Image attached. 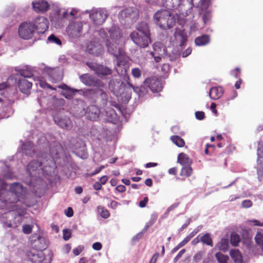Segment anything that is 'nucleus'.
Wrapping results in <instances>:
<instances>
[{
    "instance_id": "obj_1",
    "label": "nucleus",
    "mask_w": 263,
    "mask_h": 263,
    "mask_svg": "<svg viewBox=\"0 0 263 263\" xmlns=\"http://www.w3.org/2000/svg\"><path fill=\"white\" fill-rule=\"evenodd\" d=\"M62 151L61 144L58 142H54L50 145V155L46 153H42L39 156L37 160H33L29 163L27 171L30 177V183H32L42 174L51 175L54 173L55 168L54 159Z\"/></svg>"
},
{
    "instance_id": "obj_2",
    "label": "nucleus",
    "mask_w": 263,
    "mask_h": 263,
    "mask_svg": "<svg viewBox=\"0 0 263 263\" xmlns=\"http://www.w3.org/2000/svg\"><path fill=\"white\" fill-rule=\"evenodd\" d=\"M99 34L105 40L108 52L116 58L117 64L115 68L117 72L118 73H125L128 68V59L122 48V42H119V43L111 42L108 39L107 31L104 29H100Z\"/></svg>"
},
{
    "instance_id": "obj_3",
    "label": "nucleus",
    "mask_w": 263,
    "mask_h": 263,
    "mask_svg": "<svg viewBox=\"0 0 263 263\" xmlns=\"http://www.w3.org/2000/svg\"><path fill=\"white\" fill-rule=\"evenodd\" d=\"M0 185L2 189L3 193H4L10 204L13 206H15V203L18 201L20 199L24 197L26 192V190L23 185L19 183L14 182L10 185L9 191L6 190L7 185L6 184L3 180L0 179Z\"/></svg>"
},
{
    "instance_id": "obj_4",
    "label": "nucleus",
    "mask_w": 263,
    "mask_h": 263,
    "mask_svg": "<svg viewBox=\"0 0 263 263\" xmlns=\"http://www.w3.org/2000/svg\"><path fill=\"white\" fill-rule=\"evenodd\" d=\"M154 17L155 23L163 29H170L175 24L174 15L167 10L158 11Z\"/></svg>"
},
{
    "instance_id": "obj_5",
    "label": "nucleus",
    "mask_w": 263,
    "mask_h": 263,
    "mask_svg": "<svg viewBox=\"0 0 263 263\" xmlns=\"http://www.w3.org/2000/svg\"><path fill=\"white\" fill-rule=\"evenodd\" d=\"M14 206H13L12 209H12V211L4 213L0 218V220L4 228H14L22 222V216L13 211Z\"/></svg>"
},
{
    "instance_id": "obj_6",
    "label": "nucleus",
    "mask_w": 263,
    "mask_h": 263,
    "mask_svg": "<svg viewBox=\"0 0 263 263\" xmlns=\"http://www.w3.org/2000/svg\"><path fill=\"white\" fill-rule=\"evenodd\" d=\"M122 76L123 80L127 83V85L122 82L120 84V87L123 89L122 92H120V95L123 98L127 101H129L131 98L132 90H133L136 93L141 95V88L138 87H135L132 83H130V78L127 73V71L125 73H118Z\"/></svg>"
},
{
    "instance_id": "obj_7",
    "label": "nucleus",
    "mask_w": 263,
    "mask_h": 263,
    "mask_svg": "<svg viewBox=\"0 0 263 263\" xmlns=\"http://www.w3.org/2000/svg\"><path fill=\"white\" fill-rule=\"evenodd\" d=\"M130 37L132 41L141 48L147 47L151 42V35H143L135 31L130 33Z\"/></svg>"
},
{
    "instance_id": "obj_8",
    "label": "nucleus",
    "mask_w": 263,
    "mask_h": 263,
    "mask_svg": "<svg viewBox=\"0 0 263 263\" xmlns=\"http://www.w3.org/2000/svg\"><path fill=\"white\" fill-rule=\"evenodd\" d=\"M34 31V27L30 22H24L22 23L18 28L20 36L25 40L31 38Z\"/></svg>"
},
{
    "instance_id": "obj_9",
    "label": "nucleus",
    "mask_w": 263,
    "mask_h": 263,
    "mask_svg": "<svg viewBox=\"0 0 263 263\" xmlns=\"http://www.w3.org/2000/svg\"><path fill=\"white\" fill-rule=\"evenodd\" d=\"M90 18L96 25H101L105 21L107 16V11L105 9L93 10L89 14Z\"/></svg>"
},
{
    "instance_id": "obj_10",
    "label": "nucleus",
    "mask_w": 263,
    "mask_h": 263,
    "mask_svg": "<svg viewBox=\"0 0 263 263\" xmlns=\"http://www.w3.org/2000/svg\"><path fill=\"white\" fill-rule=\"evenodd\" d=\"M82 24L80 22H71L67 29L68 35L73 39L80 36L82 33Z\"/></svg>"
},
{
    "instance_id": "obj_11",
    "label": "nucleus",
    "mask_w": 263,
    "mask_h": 263,
    "mask_svg": "<svg viewBox=\"0 0 263 263\" xmlns=\"http://www.w3.org/2000/svg\"><path fill=\"white\" fill-rule=\"evenodd\" d=\"M144 85L153 92L160 91L163 88L162 82L156 77H152L146 79L144 82Z\"/></svg>"
},
{
    "instance_id": "obj_12",
    "label": "nucleus",
    "mask_w": 263,
    "mask_h": 263,
    "mask_svg": "<svg viewBox=\"0 0 263 263\" xmlns=\"http://www.w3.org/2000/svg\"><path fill=\"white\" fill-rule=\"evenodd\" d=\"M39 33H44L48 28V20L43 16H40L36 18L32 23Z\"/></svg>"
},
{
    "instance_id": "obj_13",
    "label": "nucleus",
    "mask_w": 263,
    "mask_h": 263,
    "mask_svg": "<svg viewBox=\"0 0 263 263\" xmlns=\"http://www.w3.org/2000/svg\"><path fill=\"white\" fill-rule=\"evenodd\" d=\"M107 33H108L109 37L112 42L117 43H119V42H122V30L118 26L115 25L111 26L107 29Z\"/></svg>"
},
{
    "instance_id": "obj_14",
    "label": "nucleus",
    "mask_w": 263,
    "mask_h": 263,
    "mask_svg": "<svg viewBox=\"0 0 263 263\" xmlns=\"http://www.w3.org/2000/svg\"><path fill=\"white\" fill-rule=\"evenodd\" d=\"M257 155L258 157L257 159L256 169L258 179L259 181H261L263 176V147L262 146L258 147Z\"/></svg>"
},
{
    "instance_id": "obj_15",
    "label": "nucleus",
    "mask_w": 263,
    "mask_h": 263,
    "mask_svg": "<svg viewBox=\"0 0 263 263\" xmlns=\"http://www.w3.org/2000/svg\"><path fill=\"white\" fill-rule=\"evenodd\" d=\"M87 65L99 76H107L111 74L112 73V70L106 66L97 65L95 63H89Z\"/></svg>"
},
{
    "instance_id": "obj_16",
    "label": "nucleus",
    "mask_w": 263,
    "mask_h": 263,
    "mask_svg": "<svg viewBox=\"0 0 263 263\" xmlns=\"http://www.w3.org/2000/svg\"><path fill=\"white\" fill-rule=\"evenodd\" d=\"M101 116L107 122L116 123L118 121V115L111 107H106L104 112L101 114Z\"/></svg>"
},
{
    "instance_id": "obj_17",
    "label": "nucleus",
    "mask_w": 263,
    "mask_h": 263,
    "mask_svg": "<svg viewBox=\"0 0 263 263\" xmlns=\"http://www.w3.org/2000/svg\"><path fill=\"white\" fill-rule=\"evenodd\" d=\"M101 115L99 108L96 105L88 106L85 112V115L87 118L91 120H96Z\"/></svg>"
},
{
    "instance_id": "obj_18",
    "label": "nucleus",
    "mask_w": 263,
    "mask_h": 263,
    "mask_svg": "<svg viewBox=\"0 0 263 263\" xmlns=\"http://www.w3.org/2000/svg\"><path fill=\"white\" fill-rule=\"evenodd\" d=\"M88 52L92 54L98 56L103 51V47L97 42H90L87 46Z\"/></svg>"
},
{
    "instance_id": "obj_19",
    "label": "nucleus",
    "mask_w": 263,
    "mask_h": 263,
    "mask_svg": "<svg viewBox=\"0 0 263 263\" xmlns=\"http://www.w3.org/2000/svg\"><path fill=\"white\" fill-rule=\"evenodd\" d=\"M32 5L33 9L37 12H45L49 8L48 3L44 0L32 2Z\"/></svg>"
},
{
    "instance_id": "obj_20",
    "label": "nucleus",
    "mask_w": 263,
    "mask_h": 263,
    "mask_svg": "<svg viewBox=\"0 0 263 263\" xmlns=\"http://www.w3.org/2000/svg\"><path fill=\"white\" fill-rule=\"evenodd\" d=\"M80 79L83 83L89 86H97L99 83V82L97 80L88 74L82 75L80 77Z\"/></svg>"
},
{
    "instance_id": "obj_21",
    "label": "nucleus",
    "mask_w": 263,
    "mask_h": 263,
    "mask_svg": "<svg viewBox=\"0 0 263 263\" xmlns=\"http://www.w3.org/2000/svg\"><path fill=\"white\" fill-rule=\"evenodd\" d=\"M55 122L61 127L69 129L72 126V122L69 118H57L54 119Z\"/></svg>"
},
{
    "instance_id": "obj_22",
    "label": "nucleus",
    "mask_w": 263,
    "mask_h": 263,
    "mask_svg": "<svg viewBox=\"0 0 263 263\" xmlns=\"http://www.w3.org/2000/svg\"><path fill=\"white\" fill-rule=\"evenodd\" d=\"M32 83L26 80L25 78L19 81L18 87L21 92L27 93L32 87Z\"/></svg>"
},
{
    "instance_id": "obj_23",
    "label": "nucleus",
    "mask_w": 263,
    "mask_h": 263,
    "mask_svg": "<svg viewBox=\"0 0 263 263\" xmlns=\"http://www.w3.org/2000/svg\"><path fill=\"white\" fill-rule=\"evenodd\" d=\"M174 36L176 40L180 43V46H183L186 41V34L183 30L177 29Z\"/></svg>"
},
{
    "instance_id": "obj_24",
    "label": "nucleus",
    "mask_w": 263,
    "mask_h": 263,
    "mask_svg": "<svg viewBox=\"0 0 263 263\" xmlns=\"http://www.w3.org/2000/svg\"><path fill=\"white\" fill-rule=\"evenodd\" d=\"M223 93V88L221 87H212L209 91V96L213 100L220 98Z\"/></svg>"
},
{
    "instance_id": "obj_25",
    "label": "nucleus",
    "mask_w": 263,
    "mask_h": 263,
    "mask_svg": "<svg viewBox=\"0 0 263 263\" xmlns=\"http://www.w3.org/2000/svg\"><path fill=\"white\" fill-rule=\"evenodd\" d=\"M121 14V15H125L126 17L136 19L138 16V12L135 8H129L122 11Z\"/></svg>"
},
{
    "instance_id": "obj_26",
    "label": "nucleus",
    "mask_w": 263,
    "mask_h": 263,
    "mask_svg": "<svg viewBox=\"0 0 263 263\" xmlns=\"http://www.w3.org/2000/svg\"><path fill=\"white\" fill-rule=\"evenodd\" d=\"M136 29L141 34L151 35L149 27L146 22H141L138 24Z\"/></svg>"
},
{
    "instance_id": "obj_27",
    "label": "nucleus",
    "mask_w": 263,
    "mask_h": 263,
    "mask_svg": "<svg viewBox=\"0 0 263 263\" xmlns=\"http://www.w3.org/2000/svg\"><path fill=\"white\" fill-rule=\"evenodd\" d=\"M177 161L183 166L190 165L192 163L191 159L184 153H181L178 155Z\"/></svg>"
},
{
    "instance_id": "obj_28",
    "label": "nucleus",
    "mask_w": 263,
    "mask_h": 263,
    "mask_svg": "<svg viewBox=\"0 0 263 263\" xmlns=\"http://www.w3.org/2000/svg\"><path fill=\"white\" fill-rule=\"evenodd\" d=\"M23 152L26 155L31 156L34 153L32 143L30 142H27L22 145Z\"/></svg>"
},
{
    "instance_id": "obj_29",
    "label": "nucleus",
    "mask_w": 263,
    "mask_h": 263,
    "mask_svg": "<svg viewBox=\"0 0 263 263\" xmlns=\"http://www.w3.org/2000/svg\"><path fill=\"white\" fill-rule=\"evenodd\" d=\"M180 0H163V5L168 9H176L180 5Z\"/></svg>"
},
{
    "instance_id": "obj_30",
    "label": "nucleus",
    "mask_w": 263,
    "mask_h": 263,
    "mask_svg": "<svg viewBox=\"0 0 263 263\" xmlns=\"http://www.w3.org/2000/svg\"><path fill=\"white\" fill-rule=\"evenodd\" d=\"M230 255L235 262L241 263L242 262V256L238 250H232Z\"/></svg>"
},
{
    "instance_id": "obj_31",
    "label": "nucleus",
    "mask_w": 263,
    "mask_h": 263,
    "mask_svg": "<svg viewBox=\"0 0 263 263\" xmlns=\"http://www.w3.org/2000/svg\"><path fill=\"white\" fill-rule=\"evenodd\" d=\"M154 53L159 55H164L165 53V48L163 44L160 42H156L153 45Z\"/></svg>"
},
{
    "instance_id": "obj_32",
    "label": "nucleus",
    "mask_w": 263,
    "mask_h": 263,
    "mask_svg": "<svg viewBox=\"0 0 263 263\" xmlns=\"http://www.w3.org/2000/svg\"><path fill=\"white\" fill-rule=\"evenodd\" d=\"M210 42L209 36L207 35H203L201 36L197 37L195 42L197 46H204L208 44Z\"/></svg>"
},
{
    "instance_id": "obj_33",
    "label": "nucleus",
    "mask_w": 263,
    "mask_h": 263,
    "mask_svg": "<svg viewBox=\"0 0 263 263\" xmlns=\"http://www.w3.org/2000/svg\"><path fill=\"white\" fill-rule=\"evenodd\" d=\"M172 142L178 147H183L185 145L184 140L178 136H172L171 137Z\"/></svg>"
},
{
    "instance_id": "obj_34",
    "label": "nucleus",
    "mask_w": 263,
    "mask_h": 263,
    "mask_svg": "<svg viewBox=\"0 0 263 263\" xmlns=\"http://www.w3.org/2000/svg\"><path fill=\"white\" fill-rule=\"evenodd\" d=\"M217 247L221 251L226 252L228 249L229 247V240L226 238H222L221 239L220 242L217 244Z\"/></svg>"
},
{
    "instance_id": "obj_35",
    "label": "nucleus",
    "mask_w": 263,
    "mask_h": 263,
    "mask_svg": "<svg viewBox=\"0 0 263 263\" xmlns=\"http://www.w3.org/2000/svg\"><path fill=\"white\" fill-rule=\"evenodd\" d=\"M192 173V168L190 165L183 166L182 168L180 175L182 176L189 177Z\"/></svg>"
},
{
    "instance_id": "obj_36",
    "label": "nucleus",
    "mask_w": 263,
    "mask_h": 263,
    "mask_svg": "<svg viewBox=\"0 0 263 263\" xmlns=\"http://www.w3.org/2000/svg\"><path fill=\"white\" fill-rule=\"evenodd\" d=\"M200 241L203 243L206 244L207 245L213 246V242L211 237L209 234L206 233L203 235L201 238Z\"/></svg>"
},
{
    "instance_id": "obj_37",
    "label": "nucleus",
    "mask_w": 263,
    "mask_h": 263,
    "mask_svg": "<svg viewBox=\"0 0 263 263\" xmlns=\"http://www.w3.org/2000/svg\"><path fill=\"white\" fill-rule=\"evenodd\" d=\"M15 70L17 71L24 78H31L32 76L31 71L29 69H15Z\"/></svg>"
},
{
    "instance_id": "obj_38",
    "label": "nucleus",
    "mask_w": 263,
    "mask_h": 263,
    "mask_svg": "<svg viewBox=\"0 0 263 263\" xmlns=\"http://www.w3.org/2000/svg\"><path fill=\"white\" fill-rule=\"evenodd\" d=\"M216 258L219 263H227L229 257L223 255L220 252H218L215 255Z\"/></svg>"
},
{
    "instance_id": "obj_39",
    "label": "nucleus",
    "mask_w": 263,
    "mask_h": 263,
    "mask_svg": "<svg viewBox=\"0 0 263 263\" xmlns=\"http://www.w3.org/2000/svg\"><path fill=\"white\" fill-rule=\"evenodd\" d=\"M97 209L98 213L100 214L102 217L105 219L109 217L110 214L107 209H104V207L101 206H98Z\"/></svg>"
},
{
    "instance_id": "obj_40",
    "label": "nucleus",
    "mask_w": 263,
    "mask_h": 263,
    "mask_svg": "<svg viewBox=\"0 0 263 263\" xmlns=\"http://www.w3.org/2000/svg\"><path fill=\"white\" fill-rule=\"evenodd\" d=\"M256 242L260 246L263 250V231L258 232L255 237Z\"/></svg>"
},
{
    "instance_id": "obj_41",
    "label": "nucleus",
    "mask_w": 263,
    "mask_h": 263,
    "mask_svg": "<svg viewBox=\"0 0 263 263\" xmlns=\"http://www.w3.org/2000/svg\"><path fill=\"white\" fill-rule=\"evenodd\" d=\"M240 241L239 236L236 233H232L231 236V242L233 246H236Z\"/></svg>"
},
{
    "instance_id": "obj_42",
    "label": "nucleus",
    "mask_w": 263,
    "mask_h": 263,
    "mask_svg": "<svg viewBox=\"0 0 263 263\" xmlns=\"http://www.w3.org/2000/svg\"><path fill=\"white\" fill-rule=\"evenodd\" d=\"M77 91L76 89L68 88V90L63 92V95L66 98L71 99Z\"/></svg>"
},
{
    "instance_id": "obj_43",
    "label": "nucleus",
    "mask_w": 263,
    "mask_h": 263,
    "mask_svg": "<svg viewBox=\"0 0 263 263\" xmlns=\"http://www.w3.org/2000/svg\"><path fill=\"white\" fill-rule=\"evenodd\" d=\"M48 40L49 42L55 43L58 45H61L62 44L61 40L53 34L48 37Z\"/></svg>"
},
{
    "instance_id": "obj_44",
    "label": "nucleus",
    "mask_w": 263,
    "mask_h": 263,
    "mask_svg": "<svg viewBox=\"0 0 263 263\" xmlns=\"http://www.w3.org/2000/svg\"><path fill=\"white\" fill-rule=\"evenodd\" d=\"M141 70L138 68H134L132 69V74L135 78H139L141 76Z\"/></svg>"
},
{
    "instance_id": "obj_45",
    "label": "nucleus",
    "mask_w": 263,
    "mask_h": 263,
    "mask_svg": "<svg viewBox=\"0 0 263 263\" xmlns=\"http://www.w3.org/2000/svg\"><path fill=\"white\" fill-rule=\"evenodd\" d=\"M22 230L24 233L29 234L32 232V226L29 224H24L22 227Z\"/></svg>"
},
{
    "instance_id": "obj_46",
    "label": "nucleus",
    "mask_w": 263,
    "mask_h": 263,
    "mask_svg": "<svg viewBox=\"0 0 263 263\" xmlns=\"http://www.w3.org/2000/svg\"><path fill=\"white\" fill-rule=\"evenodd\" d=\"M101 129V128L100 127L99 128L93 127L91 129V133L94 136H97L98 138H99V137L102 136V134L100 133Z\"/></svg>"
},
{
    "instance_id": "obj_47",
    "label": "nucleus",
    "mask_w": 263,
    "mask_h": 263,
    "mask_svg": "<svg viewBox=\"0 0 263 263\" xmlns=\"http://www.w3.org/2000/svg\"><path fill=\"white\" fill-rule=\"evenodd\" d=\"M63 238L65 240H68L71 237V232L69 229H64L63 230Z\"/></svg>"
},
{
    "instance_id": "obj_48",
    "label": "nucleus",
    "mask_w": 263,
    "mask_h": 263,
    "mask_svg": "<svg viewBox=\"0 0 263 263\" xmlns=\"http://www.w3.org/2000/svg\"><path fill=\"white\" fill-rule=\"evenodd\" d=\"M36 84H39L42 88L48 87L51 89L55 90V88H53L50 85L48 84L46 82L42 80H39L38 82L36 83Z\"/></svg>"
},
{
    "instance_id": "obj_49",
    "label": "nucleus",
    "mask_w": 263,
    "mask_h": 263,
    "mask_svg": "<svg viewBox=\"0 0 263 263\" xmlns=\"http://www.w3.org/2000/svg\"><path fill=\"white\" fill-rule=\"evenodd\" d=\"M252 206V202L250 200H245L241 203V206L243 208H249Z\"/></svg>"
},
{
    "instance_id": "obj_50",
    "label": "nucleus",
    "mask_w": 263,
    "mask_h": 263,
    "mask_svg": "<svg viewBox=\"0 0 263 263\" xmlns=\"http://www.w3.org/2000/svg\"><path fill=\"white\" fill-rule=\"evenodd\" d=\"M83 249L84 247L83 246H80L73 249V253L76 256L79 255L82 252Z\"/></svg>"
},
{
    "instance_id": "obj_51",
    "label": "nucleus",
    "mask_w": 263,
    "mask_h": 263,
    "mask_svg": "<svg viewBox=\"0 0 263 263\" xmlns=\"http://www.w3.org/2000/svg\"><path fill=\"white\" fill-rule=\"evenodd\" d=\"M150 54L153 57H154V58L156 62H159L161 59V56L163 55L158 54V53H154L153 52H151L150 53Z\"/></svg>"
},
{
    "instance_id": "obj_52",
    "label": "nucleus",
    "mask_w": 263,
    "mask_h": 263,
    "mask_svg": "<svg viewBox=\"0 0 263 263\" xmlns=\"http://www.w3.org/2000/svg\"><path fill=\"white\" fill-rule=\"evenodd\" d=\"M196 118L198 120H202L204 118V113L203 111H196L195 112Z\"/></svg>"
},
{
    "instance_id": "obj_53",
    "label": "nucleus",
    "mask_w": 263,
    "mask_h": 263,
    "mask_svg": "<svg viewBox=\"0 0 263 263\" xmlns=\"http://www.w3.org/2000/svg\"><path fill=\"white\" fill-rule=\"evenodd\" d=\"M185 252V249H182L179 253L177 254V255L174 258V261L175 262H176L182 256V255Z\"/></svg>"
},
{
    "instance_id": "obj_54",
    "label": "nucleus",
    "mask_w": 263,
    "mask_h": 263,
    "mask_svg": "<svg viewBox=\"0 0 263 263\" xmlns=\"http://www.w3.org/2000/svg\"><path fill=\"white\" fill-rule=\"evenodd\" d=\"M102 248V244L99 242H96L92 245V248L95 250L99 251Z\"/></svg>"
},
{
    "instance_id": "obj_55",
    "label": "nucleus",
    "mask_w": 263,
    "mask_h": 263,
    "mask_svg": "<svg viewBox=\"0 0 263 263\" xmlns=\"http://www.w3.org/2000/svg\"><path fill=\"white\" fill-rule=\"evenodd\" d=\"M148 198L145 197L143 200H141L139 202V206L141 208H144L148 202Z\"/></svg>"
},
{
    "instance_id": "obj_56",
    "label": "nucleus",
    "mask_w": 263,
    "mask_h": 263,
    "mask_svg": "<svg viewBox=\"0 0 263 263\" xmlns=\"http://www.w3.org/2000/svg\"><path fill=\"white\" fill-rule=\"evenodd\" d=\"M65 215L68 217H70L72 216L73 214V210L71 208H68L65 211Z\"/></svg>"
},
{
    "instance_id": "obj_57",
    "label": "nucleus",
    "mask_w": 263,
    "mask_h": 263,
    "mask_svg": "<svg viewBox=\"0 0 263 263\" xmlns=\"http://www.w3.org/2000/svg\"><path fill=\"white\" fill-rule=\"evenodd\" d=\"M202 257V254L201 252H199L197 253L194 256V260L195 262H197L199 260L201 259Z\"/></svg>"
},
{
    "instance_id": "obj_58",
    "label": "nucleus",
    "mask_w": 263,
    "mask_h": 263,
    "mask_svg": "<svg viewBox=\"0 0 263 263\" xmlns=\"http://www.w3.org/2000/svg\"><path fill=\"white\" fill-rule=\"evenodd\" d=\"M153 223L154 222L153 221H149L147 223H146L144 228L141 231L143 233V234H144L147 231L148 228L153 224Z\"/></svg>"
},
{
    "instance_id": "obj_59",
    "label": "nucleus",
    "mask_w": 263,
    "mask_h": 263,
    "mask_svg": "<svg viewBox=\"0 0 263 263\" xmlns=\"http://www.w3.org/2000/svg\"><path fill=\"white\" fill-rule=\"evenodd\" d=\"M153 223L154 222L153 221H149L147 223H146L144 228L141 231L143 233V234H144L147 231L148 228L153 224Z\"/></svg>"
},
{
    "instance_id": "obj_60",
    "label": "nucleus",
    "mask_w": 263,
    "mask_h": 263,
    "mask_svg": "<svg viewBox=\"0 0 263 263\" xmlns=\"http://www.w3.org/2000/svg\"><path fill=\"white\" fill-rule=\"evenodd\" d=\"M116 190L119 192L122 193L126 191V187L123 185H119L116 187Z\"/></svg>"
},
{
    "instance_id": "obj_61",
    "label": "nucleus",
    "mask_w": 263,
    "mask_h": 263,
    "mask_svg": "<svg viewBox=\"0 0 263 263\" xmlns=\"http://www.w3.org/2000/svg\"><path fill=\"white\" fill-rule=\"evenodd\" d=\"M250 222L252 223L253 224L254 226H263V222H261L257 220H251Z\"/></svg>"
},
{
    "instance_id": "obj_62",
    "label": "nucleus",
    "mask_w": 263,
    "mask_h": 263,
    "mask_svg": "<svg viewBox=\"0 0 263 263\" xmlns=\"http://www.w3.org/2000/svg\"><path fill=\"white\" fill-rule=\"evenodd\" d=\"M192 52V49L191 48H187L182 53L183 57H186L187 55L190 54Z\"/></svg>"
},
{
    "instance_id": "obj_63",
    "label": "nucleus",
    "mask_w": 263,
    "mask_h": 263,
    "mask_svg": "<svg viewBox=\"0 0 263 263\" xmlns=\"http://www.w3.org/2000/svg\"><path fill=\"white\" fill-rule=\"evenodd\" d=\"M143 233L142 232L139 233L138 234H137L134 238H133V240H136V241H138L140 239H141L142 236H143Z\"/></svg>"
},
{
    "instance_id": "obj_64",
    "label": "nucleus",
    "mask_w": 263,
    "mask_h": 263,
    "mask_svg": "<svg viewBox=\"0 0 263 263\" xmlns=\"http://www.w3.org/2000/svg\"><path fill=\"white\" fill-rule=\"evenodd\" d=\"M93 187L96 190H99L102 187V184L99 182H96L93 185Z\"/></svg>"
}]
</instances>
